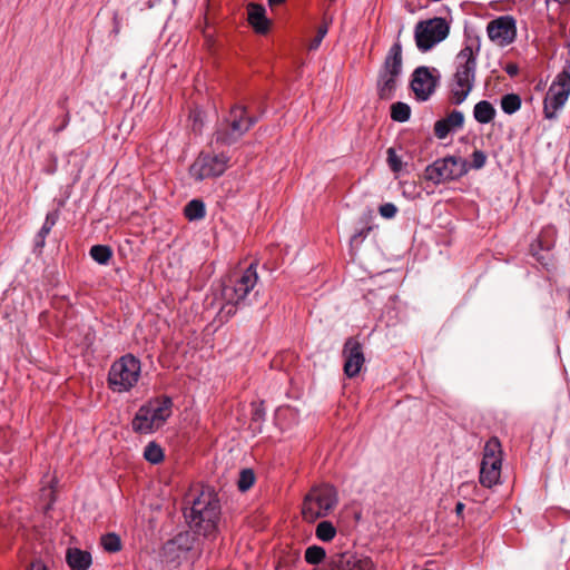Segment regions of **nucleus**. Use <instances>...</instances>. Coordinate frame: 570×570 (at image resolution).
Instances as JSON below:
<instances>
[{
    "label": "nucleus",
    "instance_id": "25",
    "mask_svg": "<svg viewBox=\"0 0 570 570\" xmlns=\"http://www.w3.org/2000/svg\"><path fill=\"white\" fill-rule=\"evenodd\" d=\"M144 458L151 464H158L164 460V451L156 442H149L144 450Z\"/></svg>",
    "mask_w": 570,
    "mask_h": 570
},
{
    "label": "nucleus",
    "instance_id": "23",
    "mask_svg": "<svg viewBox=\"0 0 570 570\" xmlns=\"http://www.w3.org/2000/svg\"><path fill=\"white\" fill-rule=\"evenodd\" d=\"M90 256L98 264L106 265L112 256V250L106 245H95L90 248Z\"/></svg>",
    "mask_w": 570,
    "mask_h": 570
},
{
    "label": "nucleus",
    "instance_id": "5",
    "mask_svg": "<svg viewBox=\"0 0 570 570\" xmlns=\"http://www.w3.org/2000/svg\"><path fill=\"white\" fill-rule=\"evenodd\" d=\"M402 45L396 41L390 48L384 62L379 71L377 92L381 99H391L397 85V78L402 73Z\"/></svg>",
    "mask_w": 570,
    "mask_h": 570
},
{
    "label": "nucleus",
    "instance_id": "6",
    "mask_svg": "<svg viewBox=\"0 0 570 570\" xmlns=\"http://www.w3.org/2000/svg\"><path fill=\"white\" fill-rule=\"evenodd\" d=\"M257 118L249 116L246 107L234 106L224 122L216 129V141L232 145L236 142L255 124Z\"/></svg>",
    "mask_w": 570,
    "mask_h": 570
},
{
    "label": "nucleus",
    "instance_id": "19",
    "mask_svg": "<svg viewBox=\"0 0 570 570\" xmlns=\"http://www.w3.org/2000/svg\"><path fill=\"white\" fill-rule=\"evenodd\" d=\"M190 175L197 180H203L214 176V166L210 164L209 157H199L190 166Z\"/></svg>",
    "mask_w": 570,
    "mask_h": 570
},
{
    "label": "nucleus",
    "instance_id": "43",
    "mask_svg": "<svg viewBox=\"0 0 570 570\" xmlns=\"http://www.w3.org/2000/svg\"><path fill=\"white\" fill-rule=\"evenodd\" d=\"M208 29H209V24L208 22L206 23V29L204 30V36L205 38L209 41L212 35L208 32Z\"/></svg>",
    "mask_w": 570,
    "mask_h": 570
},
{
    "label": "nucleus",
    "instance_id": "3",
    "mask_svg": "<svg viewBox=\"0 0 570 570\" xmlns=\"http://www.w3.org/2000/svg\"><path fill=\"white\" fill-rule=\"evenodd\" d=\"M171 406L169 397L150 400L136 412L131 422L132 430L140 434L156 432L171 415Z\"/></svg>",
    "mask_w": 570,
    "mask_h": 570
},
{
    "label": "nucleus",
    "instance_id": "33",
    "mask_svg": "<svg viewBox=\"0 0 570 570\" xmlns=\"http://www.w3.org/2000/svg\"><path fill=\"white\" fill-rule=\"evenodd\" d=\"M487 155L482 150H474L472 153V163L469 165V168L481 169L485 166Z\"/></svg>",
    "mask_w": 570,
    "mask_h": 570
},
{
    "label": "nucleus",
    "instance_id": "39",
    "mask_svg": "<svg viewBox=\"0 0 570 570\" xmlns=\"http://www.w3.org/2000/svg\"><path fill=\"white\" fill-rule=\"evenodd\" d=\"M28 570H48V568L46 567V564L40 561V560H37V561H33L30 567L28 568Z\"/></svg>",
    "mask_w": 570,
    "mask_h": 570
},
{
    "label": "nucleus",
    "instance_id": "34",
    "mask_svg": "<svg viewBox=\"0 0 570 570\" xmlns=\"http://www.w3.org/2000/svg\"><path fill=\"white\" fill-rule=\"evenodd\" d=\"M327 32H328V30H327L326 26H320L317 28L316 36L309 42L308 49L316 50L321 46L322 40L327 35Z\"/></svg>",
    "mask_w": 570,
    "mask_h": 570
},
{
    "label": "nucleus",
    "instance_id": "20",
    "mask_svg": "<svg viewBox=\"0 0 570 570\" xmlns=\"http://www.w3.org/2000/svg\"><path fill=\"white\" fill-rule=\"evenodd\" d=\"M473 116L478 122L489 124L495 117V109L488 100H481L474 106Z\"/></svg>",
    "mask_w": 570,
    "mask_h": 570
},
{
    "label": "nucleus",
    "instance_id": "42",
    "mask_svg": "<svg viewBox=\"0 0 570 570\" xmlns=\"http://www.w3.org/2000/svg\"><path fill=\"white\" fill-rule=\"evenodd\" d=\"M284 2H285V0H268V4H269L271 8L279 6V4L284 3Z\"/></svg>",
    "mask_w": 570,
    "mask_h": 570
},
{
    "label": "nucleus",
    "instance_id": "9",
    "mask_svg": "<svg viewBox=\"0 0 570 570\" xmlns=\"http://www.w3.org/2000/svg\"><path fill=\"white\" fill-rule=\"evenodd\" d=\"M139 375V360L128 354L111 365L108 382L115 392H125L129 391L138 382Z\"/></svg>",
    "mask_w": 570,
    "mask_h": 570
},
{
    "label": "nucleus",
    "instance_id": "7",
    "mask_svg": "<svg viewBox=\"0 0 570 570\" xmlns=\"http://www.w3.org/2000/svg\"><path fill=\"white\" fill-rule=\"evenodd\" d=\"M214 493L208 488L193 500V505L185 517L189 525L198 534L210 537L214 533Z\"/></svg>",
    "mask_w": 570,
    "mask_h": 570
},
{
    "label": "nucleus",
    "instance_id": "36",
    "mask_svg": "<svg viewBox=\"0 0 570 570\" xmlns=\"http://www.w3.org/2000/svg\"><path fill=\"white\" fill-rule=\"evenodd\" d=\"M215 161H216V177L219 176L222 173H223V168L222 169H218V166L219 165H226L228 163V157L224 156L223 154L220 156H217L216 155V158H215Z\"/></svg>",
    "mask_w": 570,
    "mask_h": 570
},
{
    "label": "nucleus",
    "instance_id": "22",
    "mask_svg": "<svg viewBox=\"0 0 570 570\" xmlns=\"http://www.w3.org/2000/svg\"><path fill=\"white\" fill-rule=\"evenodd\" d=\"M315 535L323 542L332 541L336 535V528L331 521H321L315 529Z\"/></svg>",
    "mask_w": 570,
    "mask_h": 570
},
{
    "label": "nucleus",
    "instance_id": "18",
    "mask_svg": "<svg viewBox=\"0 0 570 570\" xmlns=\"http://www.w3.org/2000/svg\"><path fill=\"white\" fill-rule=\"evenodd\" d=\"M66 561L72 570H87L92 562L91 554L78 548L67 550Z\"/></svg>",
    "mask_w": 570,
    "mask_h": 570
},
{
    "label": "nucleus",
    "instance_id": "41",
    "mask_svg": "<svg viewBox=\"0 0 570 570\" xmlns=\"http://www.w3.org/2000/svg\"><path fill=\"white\" fill-rule=\"evenodd\" d=\"M464 503L462 502H458L456 505H455V514L459 517V518H462V514H463V511H464Z\"/></svg>",
    "mask_w": 570,
    "mask_h": 570
},
{
    "label": "nucleus",
    "instance_id": "10",
    "mask_svg": "<svg viewBox=\"0 0 570 570\" xmlns=\"http://www.w3.org/2000/svg\"><path fill=\"white\" fill-rule=\"evenodd\" d=\"M502 450L498 438H491L484 445L480 468V483L485 488L497 484L501 476Z\"/></svg>",
    "mask_w": 570,
    "mask_h": 570
},
{
    "label": "nucleus",
    "instance_id": "40",
    "mask_svg": "<svg viewBox=\"0 0 570 570\" xmlns=\"http://www.w3.org/2000/svg\"><path fill=\"white\" fill-rule=\"evenodd\" d=\"M332 22H333V17L332 16H327L326 13H324L323 21H322L321 26H326V28L328 30Z\"/></svg>",
    "mask_w": 570,
    "mask_h": 570
},
{
    "label": "nucleus",
    "instance_id": "30",
    "mask_svg": "<svg viewBox=\"0 0 570 570\" xmlns=\"http://www.w3.org/2000/svg\"><path fill=\"white\" fill-rule=\"evenodd\" d=\"M101 546L107 552H117L121 549V540L116 533H107L101 537Z\"/></svg>",
    "mask_w": 570,
    "mask_h": 570
},
{
    "label": "nucleus",
    "instance_id": "38",
    "mask_svg": "<svg viewBox=\"0 0 570 570\" xmlns=\"http://www.w3.org/2000/svg\"><path fill=\"white\" fill-rule=\"evenodd\" d=\"M370 230H371V227L363 228V229L356 232L352 237V242H356L357 239H361V240L364 239L367 236Z\"/></svg>",
    "mask_w": 570,
    "mask_h": 570
},
{
    "label": "nucleus",
    "instance_id": "24",
    "mask_svg": "<svg viewBox=\"0 0 570 570\" xmlns=\"http://www.w3.org/2000/svg\"><path fill=\"white\" fill-rule=\"evenodd\" d=\"M410 116H411V108L407 104L397 101L391 106V118L394 121H399V122L407 121L410 119Z\"/></svg>",
    "mask_w": 570,
    "mask_h": 570
},
{
    "label": "nucleus",
    "instance_id": "29",
    "mask_svg": "<svg viewBox=\"0 0 570 570\" xmlns=\"http://www.w3.org/2000/svg\"><path fill=\"white\" fill-rule=\"evenodd\" d=\"M57 222V214L56 213H49L46 216V220L38 234L37 237V245L43 246L45 245V238L50 233L51 228L55 226Z\"/></svg>",
    "mask_w": 570,
    "mask_h": 570
},
{
    "label": "nucleus",
    "instance_id": "15",
    "mask_svg": "<svg viewBox=\"0 0 570 570\" xmlns=\"http://www.w3.org/2000/svg\"><path fill=\"white\" fill-rule=\"evenodd\" d=\"M344 374L352 379L360 374L365 363L362 344L355 337H348L343 346Z\"/></svg>",
    "mask_w": 570,
    "mask_h": 570
},
{
    "label": "nucleus",
    "instance_id": "14",
    "mask_svg": "<svg viewBox=\"0 0 570 570\" xmlns=\"http://www.w3.org/2000/svg\"><path fill=\"white\" fill-rule=\"evenodd\" d=\"M487 32L491 41L505 47L512 43L517 37L515 19L512 16H501L490 21Z\"/></svg>",
    "mask_w": 570,
    "mask_h": 570
},
{
    "label": "nucleus",
    "instance_id": "16",
    "mask_svg": "<svg viewBox=\"0 0 570 570\" xmlns=\"http://www.w3.org/2000/svg\"><path fill=\"white\" fill-rule=\"evenodd\" d=\"M464 122V116L459 110H452L446 117L439 119L434 124V135L439 139H444L451 132V130L462 128Z\"/></svg>",
    "mask_w": 570,
    "mask_h": 570
},
{
    "label": "nucleus",
    "instance_id": "13",
    "mask_svg": "<svg viewBox=\"0 0 570 570\" xmlns=\"http://www.w3.org/2000/svg\"><path fill=\"white\" fill-rule=\"evenodd\" d=\"M441 81V73L436 68L420 66L411 76L410 87L416 100L426 101L435 92Z\"/></svg>",
    "mask_w": 570,
    "mask_h": 570
},
{
    "label": "nucleus",
    "instance_id": "1",
    "mask_svg": "<svg viewBox=\"0 0 570 570\" xmlns=\"http://www.w3.org/2000/svg\"><path fill=\"white\" fill-rule=\"evenodd\" d=\"M256 263L235 269L222 278L220 299L224 302L217 313L220 321L236 313L237 305L245 299L258 281Z\"/></svg>",
    "mask_w": 570,
    "mask_h": 570
},
{
    "label": "nucleus",
    "instance_id": "32",
    "mask_svg": "<svg viewBox=\"0 0 570 570\" xmlns=\"http://www.w3.org/2000/svg\"><path fill=\"white\" fill-rule=\"evenodd\" d=\"M387 164L392 171L399 173L402 169V160L393 148L387 149Z\"/></svg>",
    "mask_w": 570,
    "mask_h": 570
},
{
    "label": "nucleus",
    "instance_id": "17",
    "mask_svg": "<svg viewBox=\"0 0 570 570\" xmlns=\"http://www.w3.org/2000/svg\"><path fill=\"white\" fill-rule=\"evenodd\" d=\"M248 21L258 33H266L269 29V20L266 18V10L262 4L249 3Z\"/></svg>",
    "mask_w": 570,
    "mask_h": 570
},
{
    "label": "nucleus",
    "instance_id": "12",
    "mask_svg": "<svg viewBox=\"0 0 570 570\" xmlns=\"http://www.w3.org/2000/svg\"><path fill=\"white\" fill-rule=\"evenodd\" d=\"M570 94V72L561 71L550 86L544 101L543 112L548 119H554L557 111L563 107Z\"/></svg>",
    "mask_w": 570,
    "mask_h": 570
},
{
    "label": "nucleus",
    "instance_id": "11",
    "mask_svg": "<svg viewBox=\"0 0 570 570\" xmlns=\"http://www.w3.org/2000/svg\"><path fill=\"white\" fill-rule=\"evenodd\" d=\"M449 31L450 27L443 18H433L417 22L414 30L417 49L422 52L431 50L448 37Z\"/></svg>",
    "mask_w": 570,
    "mask_h": 570
},
{
    "label": "nucleus",
    "instance_id": "31",
    "mask_svg": "<svg viewBox=\"0 0 570 570\" xmlns=\"http://www.w3.org/2000/svg\"><path fill=\"white\" fill-rule=\"evenodd\" d=\"M537 247H539L540 249H544V250H549L550 247H551V243L550 242H547L543 239L542 236H540L537 240V244H532L531 245V252H532V255L533 256H537V259L543 264V265H547V263L544 262L546 257L543 255H539L538 252H537Z\"/></svg>",
    "mask_w": 570,
    "mask_h": 570
},
{
    "label": "nucleus",
    "instance_id": "28",
    "mask_svg": "<svg viewBox=\"0 0 570 570\" xmlns=\"http://www.w3.org/2000/svg\"><path fill=\"white\" fill-rule=\"evenodd\" d=\"M255 483V473L252 469H243L239 472L237 488L240 492L248 491Z\"/></svg>",
    "mask_w": 570,
    "mask_h": 570
},
{
    "label": "nucleus",
    "instance_id": "4",
    "mask_svg": "<svg viewBox=\"0 0 570 570\" xmlns=\"http://www.w3.org/2000/svg\"><path fill=\"white\" fill-rule=\"evenodd\" d=\"M338 503L336 489L327 483L313 487L305 495L302 513L306 521L325 518Z\"/></svg>",
    "mask_w": 570,
    "mask_h": 570
},
{
    "label": "nucleus",
    "instance_id": "26",
    "mask_svg": "<svg viewBox=\"0 0 570 570\" xmlns=\"http://www.w3.org/2000/svg\"><path fill=\"white\" fill-rule=\"evenodd\" d=\"M501 108L508 114L512 115L521 108V98L515 94H508L501 98Z\"/></svg>",
    "mask_w": 570,
    "mask_h": 570
},
{
    "label": "nucleus",
    "instance_id": "21",
    "mask_svg": "<svg viewBox=\"0 0 570 570\" xmlns=\"http://www.w3.org/2000/svg\"><path fill=\"white\" fill-rule=\"evenodd\" d=\"M184 214L190 222L203 219L206 214L205 204L200 199H193L186 204Z\"/></svg>",
    "mask_w": 570,
    "mask_h": 570
},
{
    "label": "nucleus",
    "instance_id": "35",
    "mask_svg": "<svg viewBox=\"0 0 570 570\" xmlns=\"http://www.w3.org/2000/svg\"><path fill=\"white\" fill-rule=\"evenodd\" d=\"M379 213L382 217L391 219L397 214V207L393 203H385L380 206Z\"/></svg>",
    "mask_w": 570,
    "mask_h": 570
},
{
    "label": "nucleus",
    "instance_id": "2",
    "mask_svg": "<svg viewBox=\"0 0 570 570\" xmlns=\"http://www.w3.org/2000/svg\"><path fill=\"white\" fill-rule=\"evenodd\" d=\"M480 47L478 38L469 40L455 57V72L450 85L453 105H461L474 87Z\"/></svg>",
    "mask_w": 570,
    "mask_h": 570
},
{
    "label": "nucleus",
    "instance_id": "37",
    "mask_svg": "<svg viewBox=\"0 0 570 570\" xmlns=\"http://www.w3.org/2000/svg\"><path fill=\"white\" fill-rule=\"evenodd\" d=\"M504 70L510 77H515L519 73V67L515 63H508Z\"/></svg>",
    "mask_w": 570,
    "mask_h": 570
},
{
    "label": "nucleus",
    "instance_id": "27",
    "mask_svg": "<svg viewBox=\"0 0 570 570\" xmlns=\"http://www.w3.org/2000/svg\"><path fill=\"white\" fill-rule=\"evenodd\" d=\"M265 420V409L264 403H252V417H250V428L254 431H261L262 423Z\"/></svg>",
    "mask_w": 570,
    "mask_h": 570
},
{
    "label": "nucleus",
    "instance_id": "8",
    "mask_svg": "<svg viewBox=\"0 0 570 570\" xmlns=\"http://www.w3.org/2000/svg\"><path fill=\"white\" fill-rule=\"evenodd\" d=\"M469 171L466 159L459 156H446L439 158L431 165L426 166L424 177L434 185L444 184L446 181L456 180Z\"/></svg>",
    "mask_w": 570,
    "mask_h": 570
}]
</instances>
